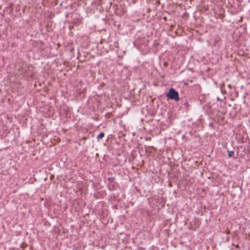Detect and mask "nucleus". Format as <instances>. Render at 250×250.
I'll return each mask as SVG.
<instances>
[{
  "label": "nucleus",
  "mask_w": 250,
  "mask_h": 250,
  "mask_svg": "<svg viewBox=\"0 0 250 250\" xmlns=\"http://www.w3.org/2000/svg\"><path fill=\"white\" fill-rule=\"evenodd\" d=\"M234 155V152L233 151H228V156L229 157H231Z\"/></svg>",
  "instance_id": "3"
},
{
  "label": "nucleus",
  "mask_w": 250,
  "mask_h": 250,
  "mask_svg": "<svg viewBox=\"0 0 250 250\" xmlns=\"http://www.w3.org/2000/svg\"><path fill=\"white\" fill-rule=\"evenodd\" d=\"M217 100H219V101H221V100L220 99V98H217Z\"/></svg>",
  "instance_id": "4"
},
{
  "label": "nucleus",
  "mask_w": 250,
  "mask_h": 250,
  "mask_svg": "<svg viewBox=\"0 0 250 250\" xmlns=\"http://www.w3.org/2000/svg\"><path fill=\"white\" fill-rule=\"evenodd\" d=\"M104 136V132H101L97 137L98 139H101Z\"/></svg>",
  "instance_id": "2"
},
{
  "label": "nucleus",
  "mask_w": 250,
  "mask_h": 250,
  "mask_svg": "<svg viewBox=\"0 0 250 250\" xmlns=\"http://www.w3.org/2000/svg\"><path fill=\"white\" fill-rule=\"evenodd\" d=\"M166 96L167 98L174 100L176 102L180 100L178 92L173 88H170L169 91L166 94Z\"/></svg>",
  "instance_id": "1"
}]
</instances>
